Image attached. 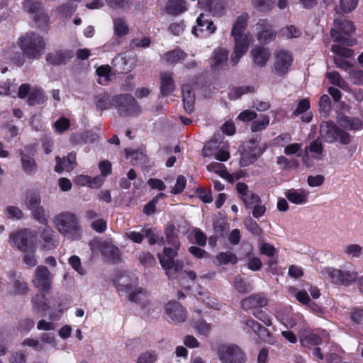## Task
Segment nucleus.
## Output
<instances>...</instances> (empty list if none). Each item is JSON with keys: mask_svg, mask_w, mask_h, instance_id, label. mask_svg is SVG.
I'll list each match as a JSON object with an SVG mask.
<instances>
[{"mask_svg": "<svg viewBox=\"0 0 363 363\" xmlns=\"http://www.w3.org/2000/svg\"><path fill=\"white\" fill-rule=\"evenodd\" d=\"M138 259L142 265L148 268L156 264V260L149 252H143L140 254Z\"/></svg>", "mask_w": 363, "mask_h": 363, "instance_id": "obj_55", "label": "nucleus"}, {"mask_svg": "<svg viewBox=\"0 0 363 363\" xmlns=\"http://www.w3.org/2000/svg\"><path fill=\"white\" fill-rule=\"evenodd\" d=\"M174 226L173 225H169L165 229L166 242L167 245H170L172 247H179L180 243L178 238L174 235Z\"/></svg>", "mask_w": 363, "mask_h": 363, "instance_id": "obj_50", "label": "nucleus"}, {"mask_svg": "<svg viewBox=\"0 0 363 363\" xmlns=\"http://www.w3.org/2000/svg\"><path fill=\"white\" fill-rule=\"evenodd\" d=\"M40 238L43 242V247L45 250H52L58 245V241L55 238V233L54 230L48 226L44 227L41 230Z\"/></svg>", "mask_w": 363, "mask_h": 363, "instance_id": "obj_26", "label": "nucleus"}, {"mask_svg": "<svg viewBox=\"0 0 363 363\" xmlns=\"http://www.w3.org/2000/svg\"><path fill=\"white\" fill-rule=\"evenodd\" d=\"M199 4L206 6L215 16H221L226 6L225 0H199Z\"/></svg>", "mask_w": 363, "mask_h": 363, "instance_id": "obj_29", "label": "nucleus"}, {"mask_svg": "<svg viewBox=\"0 0 363 363\" xmlns=\"http://www.w3.org/2000/svg\"><path fill=\"white\" fill-rule=\"evenodd\" d=\"M277 4L280 10L284 9L288 6L287 0H252V4L255 8L261 11H271Z\"/></svg>", "mask_w": 363, "mask_h": 363, "instance_id": "obj_23", "label": "nucleus"}, {"mask_svg": "<svg viewBox=\"0 0 363 363\" xmlns=\"http://www.w3.org/2000/svg\"><path fill=\"white\" fill-rule=\"evenodd\" d=\"M300 342L302 346L310 347L313 345H320L322 343V339L314 333H310L308 335L301 336L300 337Z\"/></svg>", "mask_w": 363, "mask_h": 363, "instance_id": "obj_45", "label": "nucleus"}, {"mask_svg": "<svg viewBox=\"0 0 363 363\" xmlns=\"http://www.w3.org/2000/svg\"><path fill=\"white\" fill-rule=\"evenodd\" d=\"M217 354L222 363H244L245 362L243 352L235 345H220Z\"/></svg>", "mask_w": 363, "mask_h": 363, "instance_id": "obj_9", "label": "nucleus"}, {"mask_svg": "<svg viewBox=\"0 0 363 363\" xmlns=\"http://www.w3.org/2000/svg\"><path fill=\"white\" fill-rule=\"evenodd\" d=\"M166 9L169 13L178 14L186 10V3L184 0H169Z\"/></svg>", "mask_w": 363, "mask_h": 363, "instance_id": "obj_40", "label": "nucleus"}, {"mask_svg": "<svg viewBox=\"0 0 363 363\" xmlns=\"http://www.w3.org/2000/svg\"><path fill=\"white\" fill-rule=\"evenodd\" d=\"M183 104L186 111L189 113L194 111L195 95L190 84H184L182 88Z\"/></svg>", "mask_w": 363, "mask_h": 363, "instance_id": "obj_28", "label": "nucleus"}, {"mask_svg": "<svg viewBox=\"0 0 363 363\" xmlns=\"http://www.w3.org/2000/svg\"><path fill=\"white\" fill-rule=\"evenodd\" d=\"M267 145H258L257 139H252L249 141L248 150H246L241 155L240 163L241 166L246 167L253 163L260 157L266 150Z\"/></svg>", "mask_w": 363, "mask_h": 363, "instance_id": "obj_13", "label": "nucleus"}, {"mask_svg": "<svg viewBox=\"0 0 363 363\" xmlns=\"http://www.w3.org/2000/svg\"><path fill=\"white\" fill-rule=\"evenodd\" d=\"M162 267L165 269V273L169 279H173L175 278L176 274L182 269L183 264L180 261L173 260L168 265Z\"/></svg>", "mask_w": 363, "mask_h": 363, "instance_id": "obj_44", "label": "nucleus"}, {"mask_svg": "<svg viewBox=\"0 0 363 363\" xmlns=\"http://www.w3.org/2000/svg\"><path fill=\"white\" fill-rule=\"evenodd\" d=\"M166 319L174 324L181 323L186 320L187 312L178 302L169 301L165 305Z\"/></svg>", "mask_w": 363, "mask_h": 363, "instance_id": "obj_14", "label": "nucleus"}, {"mask_svg": "<svg viewBox=\"0 0 363 363\" xmlns=\"http://www.w3.org/2000/svg\"><path fill=\"white\" fill-rule=\"evenodd\" d=\"M113 30L115 35L123 37L128 33L129 28L124 19L118 18L113 21Z\"/></svg>", "mask_w": 363, "mask_h": 363, "instance_id": "obj_43", "label": "nucleus"}, {"mask_svg": "<svg viewBox=\"0 0 363 363\" xmlns=\"http://www.w3.org/2000/svg\"><path fill=\"white\" fill-rule=\"evenodd\" d=\"M69 57L70 55L67 51L56 50L48 53L46 56V60L52 65H58L65 63L67 58Z\"/></svg>", "mask_w": 363, "mask_h": 363, "instance_id": "obj_34", "label": "nucleus"}, {"mask_svg": "<svg viewBox=\"0 0 363 363\" xmlns=\"http://www.w3.org/2000/svg\"><path fill=\"white\" fill-rule=\"evenodd\" d=\"M349 79L355 85H363V70L352 69L349 72Z\"/></svg>", "mask_w": 363, "mask_h": 363, "instance_id": "obj_58", "label": "nucleus"}, {"mask_svg": "<svg viewBox=\"0 0 363 363\" xmlns=\"http://www.w3.org/2000/svg\"><path fill=\"white\" fill-rule=\"evenodd\" d=\"M56 165L55 167V172L61 173L62 171L66 170L69 172L74 168L76 164V155L74 153H69L63 159L60 157L55 158Z\"/></svg>", "mask_w": 363, "mask_h": 363, "instance_id": "obj_25", "label": "nucleus"}, {"mask_svg": "<svg viewBox=\"0 0 363 363\" xmlns=\"http://www.w3.org/2000/svg\"><path fill=\"white\" fill-rule=\"evenodd\" d=\"M228 50L225 48H218L212 53L210 59V65L213 70L223 69L227 65Z\"/></svg>", "mask_w": 363, "mask_h": 363, "instance_id": "obj_20", "label": "nucleus"}, {"mask_svg": "<svg viewBox=\"0 0 363 363\" xmlns=\"http://www.w3.org/2000/svg\"><path fill=\"white\" fill-rule=\"evenodd\" d=\"M320 135L328 143L339 142L342 145H348L351 142L350 135L340 128L333 121H323L321 123Z\"/></svg>", "mask_w": 363, "mask_h": 363, "instance_id": "obj_5", "label": "nucleus"}, {"mask_svg": "<svg viewBox=\"0 0 363 363\" xmlns=\"http://www.w3.org/2000/svg\"><path fill=\"white\" fill-rule=\"evenodd\" d=\"M253 62L258 67H264L266 66L272 53L268 48L262 45H256L250 51Z\"/></svg>", "mask_w": 363, "mask_h": 363, "instance_id": "obj_21", "label": "nucleus"}, {"mask_svg": "<svg viewBox=\"0 0 363 363\" xmlns=\"http://www.w3.org/2000/svg\"><path fill=\"white\" fill-rule=\"evenodd\" d=\"M236 189L247 208H252L254 204L261 203V199L258 195L248 189V186L242 182H238L236 185Z\"/></svg>", "mask_w": 363, "mask_h": 363, "instance_id": "obj_19", "label": "nucleus"}, {"mask_svg": "<svg viewBox=\"0 0 363 363\" xmlns=\"http://www.w3.org/2000/svg\"><path fill=\"white\" fill-rule=\"evenodd\" d=\"M142 232L143 233V236L145 235L148 240L150 245H152L157 242L158 235L155 233L154 230L152 228H143L142 229Z\"/></svg>", "mask_w": 363, "mask_h": 363, "instance_id": "obj_63", "label": "nucleus"}, {"mask_svg": "<svg viewBox=\"0 0 363 363\" xmlns=\"http://www.w3.org/2000/svg\"><path fill=\"white\" fill-rule=\"evenodd\" d=\"M96 105L101 111L108 109L113 106L112 97L108 94H103L96 99Z\"/></svg>", "mask_w": 363, "mask_h": 363, "instance_id": "obj_48", "label": "nucleus"}, {"mask_svg": "<svg viewBox=\"0 0 363 363\" xmlns=\"http://www.w3.org/2000/svg\"><path fill=\"white\" fill-rule=\"evenodd\" d=\"M113 106L122 117H132L138 116L141 108L135 98L129 94H119L112 97Z\"/></svg>", "mask_w": 363, "mask_h": 363, "instance_id": "obj_4", "label": "nucleus"}, {"mask_svg": "<svg viewBox=\"0 0 363 363\" xmlns=\"http://www.w3.org/2000/svg\"><path fill=\"white\" fill-rule=\"evenodd\" d=\"M301 34V30L293 25L286 26L280 30V35L287 39L298 38Z\"/></svg>", "mask_w": 363, "mask_h": 363, "instance_id": "obj_49", "label": "nucleus"}, {"mask_svg": "<svg viewBox=\"0 0 363 363\" xmlns=\"http://www.w3.org/2000/svg\"><path fill=\"white\" fill-rule=\"evenodd\" d=\"M133 60L132 55L128 53H122L116 56L113 63L115 67H118L121 72H127L131 66L128 68L127 66Z\"/></svg>", "mask_w": 363, "mask_h": 363, "instance_id": "obj_37", "label": "nucleus"}, {"mask_svg": "<svg viewBox=\"0 0 363 363\" xmlns=\"http://www.w3.org/2000/svg\"><path fill=\"white\" fill-rule=\"evenodd\" d=\"M216 27L208 15L201 13L196 19V25L192 28L191 32L196 37H206L216 31Z\"/></svg>", "mask_w": 363, "mask_h": 363, "instance_id": "obj_15", "label": "nucleus"}, {"mask_svg": "<svg viewBox=\"0 0 363 363\" xmlns=\"http://www.w3.org/2000/svg\"><path fill=\"white\" fill-rule=\"evenodd\" d=\"M269 124V117L267 115L262 114L252 122L250 130L253 133L259 132L265 130Z\"/></svg>", "mask_w": 363, "mask_h": 363, "instance_id": "obj_38", "label": "nucleus"}, {"mask_svg": "<svg viewBox=\"0 0 363 363\" xmlns=\"http://www.w3.org/2000/svg\"><path fill=\"white\" fill-rule=\"evenodd\" d=\"M325 76L332 84L335 85L343 90L347 89L348 84L347 82L337 72L333 71L327 72Z\"/></svg>", "mask_w": 363, "mask_h": 363, "instance_id": "obj_39", "label": "nucleus"}, {"mask_svg": "<svg viewBox=\"0 0 363 363\" xmlns=\"http://www.w3.org/2000/svg\"><path fill=\"white\" fill-rule=\"evenodd\" d=\"M33 146L25 147L24 151L21 152V162L23 171L28 175L33 176L38 172V164L35 160L30 155L35 153Z\"/></svg>", "mask_w": 363, "mask_h": 363, "instance_id": "obj_16", "label": "nucleus"}, {"mask_svg": "<svg viewBox=\"0 0 363 363\" xmlns=\"http://www.w3.org/2000/svg\"><path fill=\"white\" fill-rule=\"evenodd\" d=\"M358 0H340V8L345 13H350L357 6Z\"/></svg>", "mask_w": 363, "mask_h": 363, "instance_id": "obj_60", "label": "nucleus"}, {"mask_svg": "<svg viewBox=\"0 0 363 363\" xmlns=\"http://www.w3.org/2000/svg\"><path fill=\"white\" fill-rule=\"evenodd\" d=\"M22 345L24 347H29L33 348L35 351L41 352L45 351V346L40 340L31 337L25 339Z\"/></svg>", "mask_w": 363, "mask_h": 363, "instance_id": "obj_56", "label": "nucleus"}, {"mask_svg": "<svg viewBox=\"0 0 363 363\" xmlns=\"http://www.w3.org/2000/svg\"><path fill=\"white\" fill-rule=\"evenodd\" d=\"M250 16L242 13L235 20L232 26L230 35L234 40L233 51L230 55V62L233 66L238 64L240 59L246 54L252 41V36L249 32H245Z\"/></svg>", "mask_w": 363, "mask_h": 363, "instance_id": "obj_1", "label": "nucleus"}, {"mask_svg": "<svg viewBox=\"0 0 363 363\" xmlns=\"http://www.w3.org/2000/svg\"><path fill=\"white\" fill-rule=\"evenodd\" d=\"M70 125L69 120L67 118L62 117L59 118L55 123V128L56 131L58 133H62L65 130H67Z\"/></svg>", "mask_w": 363, "mask_h": 363, "instance_id": "obj_64", "label": "nucleus"}, {"mask_svg": "<svg viewBox=\"0 0 363 363\" xmlns=\"http://www.w3.org/2000/svg\"><path fill=\"white\" fill-rule=\"evenodd\" d=\"M45 96L41 89H33L28 94V102L30 106L44 103Z\"/></svg>", "mask_w": 363, "mask_h": 363, "instance_id": "obj_41", "label": "nucleus"}, {"mask_svg": "<svg viewBox=\"0 0 363 363\" xmlns=\"http://www.w3.org/2000/svg\"><path fill=\"white\" fill-rule=\"evenodd\" d=\"M342 252L345 255L351 259H359L363 256V247L356 243L346 245Z\"/></svg>", "mask_w": 363, "mask_h": 363, "instance_id": "obj_33", "label": "nucleus"}, {"mask_svg": "<svg viewBox=\"0 0 363 363\" xmlns=\"http://www.w3.org/2000/svg\"><path fill=\"white\" fill-rule=\"evenodd\" d=\"M286 199L296 205H303L308 202V192L303 189H291L284 193Z\"/></svg>", "mask_w": 363, "mask_h": 363, "instance_id": "obj_24", "label": "nucleus"}, {"mask_svg": "<svg viewBox=\"0 0 363 363\" xmlns=\"http://www.w3.org/2000/svg\"><path fill=\"white\" fill-rule=\"evenodd\" d=\"M186 178L182 175H179L177 178L176 184H175L174 186L172 189L171 193L173 194H179L182 193L184 191V189L186 186Z\"/></svg>", "mask_w": 363, "mask_h": 363, "instance_id": "obj_61", "label": "nucleus"}, {"mask_svg": "<svg viewBox=\"0 0 363 363\" xmlns=\"http://www.w3.org/2000/svg\"><path fill=\"white\" fill-rule=\"evenodd\" d=\"M99 77V83L106 85L109 81L111 77V67L108 65L99 66L96 71Z\"/></svg>", "mask_w": 363, "mask_h": 363, "instance_id": "obj_47", "label": "nucleus"}, {"mask_svg": "<svg viewBox=\"0 0 363 363\" xmlns=\"http://www.w3.org/2000/svg\"><path fill=\"white\" fill-rule=\"evenodd\" d=\"M53 275L48 269L43 265H39L35 269L33 284L35 287L44 292H49L52 282Z\"/></svg>", "mask_w": 363, "mask_h": 363, "instance_id": "obj_11", "label": "nucleus"}, {"mask_svg": "<svg viewBox=\"0 0 363 363\" xmlns=\"http://www.w3.org/2000/svg\"><path fill=\"white\" fill-rule=\"evenodd\" d=\"M18 45L23 55L29 60H38L46 47L43 38L33 32H28L21 35L18 38Z\"/></svg>", "mask_w": 363, "mask_h": 363, "instance_id": "obj_3", "label": "nucleus"}, {"mask_svg": "<svg viewBox=\"0 0 363 363\" xmlns=\"http://www.w3.org/2000/svg\"><path fill=\"white\" fill-rule=\"evenodd\" d=\"M187 54L180 48H176L166 52L163 55V60L168 65H173L184 60Z\"/></svg>", "mask_w": 363, "mask_h": 363, "instance_id": "obj_32", "label": "nucleus"}, {"mask_svg": "<svg viewBox=\"0 0 363 363\" xmlns=\"http://www.w3.org/2000/svg\"><path fill=\"white\" fill-rule=\"evenodd\" d=\"M24 9L32 15L35 21L39 24L46 23L48 21V16L42 9L40 3L35 0H26L23 3Z\"/></svg>", "mask_w": 363, "mask_h": 363, "instance_id": "obj_17", "label": "nucleus"}, {"mask_svg": "<svg viewBox=\"0 0 363 363\" xmlns=\"http://www.w3.org/2000/svg\"><path fill=\"white\" fill-rule=\"evenodd\" d=\"M267 304V299L263 294H252L241 301V307L245 311L251 310L256 308H262Z\"/></svg>", "mask_w": 363, "mask_h": 363, "instance_id": "obj_22", "label": "nucleus"}, {"mask_svg": "<svg viewBox=\"0 0 363 363\" xmlns=\"http://www.w3.org/2000/svg\"><path fill=\"white\" fill-rule=\"evenodd\" d=\"M217 260L220 265L229 263L234 264L238 262L237 256L231 252H222L217 255Z\"/></svg>", "mask_w": 363, "mask_h": 363, "instance_id": "obj_51", "label": "nucleus"}, {"mask_svg": "<svg viewBox=\"0 0 363 363\" xmlns=\"http://www.w3.org/2000/svg\"><path fill=\"white\" fill-rule=\"evenodd\" d=\"M206 168L208 171L214 172L221 177L226 179L230 182H233L234 180L233 176L228 172L225 166L221 163L213 162L208 164Z\"/></svg>", "mask_w": 363, "mask_h": 363, "instance_id": "obj_35", "label": "nucleus"}, {"mask_svg": "<svg viewBox=\"0 0 363 363\" xmlns=\"http://www.w3.org/2000/svg\"><path fill=\"white\" fill-rule=\"evenodd\" d=\"M331 50L337 55L336 57L350 58L353 56L354 52L352 50L342 47L340 45H333Z\"/></svg>", "mask_w": 363, "mask_h": 363, "instance_id": "obj_53", "label": "nucleus"}, {"mask_svg": "<svg viewBox=\"0 0 363 363\" xmlns=\"http://www.w3.org/2000/svg\"><path fill=\"white\" fill-rule=\"evenodd\" d=\"M194 328L200 335L207 336L212 330V325L204 320H199L194 323Z\"/></svg>", "mask_w": 363, "mask_h": 363, "instance_id": "obj_52", "label": "nucleus"}, {"mask_svg": "<svg viewBox=\"0 0 363 363\" xmlns=\"http://www.w3.org/2000/svg\"><path fill=\"white\" fill-rule=\"evenodd\" d=\"M256 30L257 31V40L261 43H269L274 40L276 37V32L274 30L272 26L266 20H259L256 24Z\"/></svg>", "mask_w": 363, "mask_h": 363, "instance_id": "obj_18", "label": "nucleus"}, {"mask_svg": "<svg viewBox=\"0 0 363 363\" xmlns=\"http://www.w3.org/2000/svg\"><path fill=\"white\" fill-rule=\"evenodd\" d=\"M161 79V93L163 96L171 94L174 89L175 84L172 78V74L170 72H164L160 75Z\"/></svg>", "mask_w": 363, "mask_h": 363, "instance_id": "obj_30", "label": "nucleus"}, {"mask_svg": "<svg viewBox=\"0 0 363 363\" xmlns=\"http://www.w3.org/2000/svg\"><path fill=\"white\" fill-rule=\"evenodd\" d=\"M321 273L330 283L336 285L349 286L357 279V273L354 270L340 269L333 267H325Z\"/></svg>", "mask_w": 363, "mask_h": 363, "instance_id": "obj_6", "label": "nucleus"}, {"mask_svg": "<svg viewBox=\"0 0 363 363\" xmlns=\"http://www.w3.org/2000/svg\"><path fill=\"white\" fill-rule=\"evenodd\" d=\"M274 69L279 77L285 76L290 70L294 58L292 54L286 50L279 49L274 52Z\"/></svg>", "mask_w": 363, "mask_h": 363, "instance_id": "obj_10", "label": "nucleus"}, {"mask_svg": "<svg viewBox=\"0 0 363 363\" xmlns=\"http://www.w3.org/2000/svg\"><path fill=\"white\" fill-rule=\"evenodd\" d=\"M255 91L254 86H241L234 87L228 94L229 98L231 100H236L240 98L243 94L251 93Z\"/></svg>", "mask_w": 363, "mask_h": 363, "instance_id": "obj_46", "label": "nucleus"}, {"mask_svg": "<svg viewBox=\"0 0 363 363\" xmlns=\"http://www.w3.org/2000/svg\"><path fill=\"white\" fill-rule=\"evenodd\" d=\"M40 342L45 346V350H47L46 345H49L51 349L56 350L57 343L53 333H43L40 336Z\"/></svg>", "mask_w": 363, "mask_h": 363, "instance_id": "obj_54", "label": "nucleus"}, {"mask_svg": "<svg viewBox=\"0 0 363 363\" xmlns=\"http://www.w3.org/2000/svg\"><path fill=\"white\" fill-rule=\"evenodd\" d=\"M54 224L58 232L71 240H79L83 235V230L76 215L64 212L57 215Z\"/></svg>", "mask_w": 363, "mask_h": 363, "instance_id": "obj_2", "label": "nucleus"}, {"mask_svg": "<svg viewBox=\"0 0 363 363\" xmlns=\"http://www.w3.org/2000/svg\"><path fill=\"white\" fill-rule=\"evenodd\" d=\"M178 248L175 247L174 248L164 247L162 255H158L160 264L162 266H167L170 262L174 260V258L177 255V249Z\"/></svg>", "mask_w": 363, "mask_h": 363, "instance_id": "obj_36", "label": "nucleus"}, {"mask_svg": "<svg viewBox=\"0 0 363 363\" xmlns=\"http://www.w3.org/2000/svg\"><path fill=\"white\" fill-rule=\"evenodd\" d=\"M33 308L38 313L45 314L49 308L46 296L43 294H35L31 299Z\"/></svg>", "mask_w": 363, "mask_h": 363, "instance_id": "obj_31", "label": "nucleus"}, {"mask_svg": "<svg viewBox=\"0 0 363 363\" xmlns=\"http://www.w3.org/2000/svg\"><path fill=\"white\" fill-rule=\"evenodd\" d=\"M36 240V233L27 229L15 232L10 235L11 245L23 252L34 249Z\"/></svg>", "mask_w": 363, "mask_h": 363, "instance_id": "obj_7", "label": "nucleus"}, {"mask_svg": "<svg viewBox=\"0 0 363 363\" xmlns=\"http://www.w3.org/2000/svg\"><path fill=\"white\" fill-rule=\"evenodd\" d=\"M157 359L158 353L155 350H147L138 355L135 363H155Z\"/></svg>", "mask_w": 363, "mask_h": 363, "instance_id": "obj_42", "label": "nucleus"}, {"mask_svg": "<svg viewBox=\"0 0 363 363\" xmlns=\"http://www.w3.org/2000/svg\"><path fill=\"white\" fill-rule=\"evenodd\" d=\"M337 123L340 127L351 130H359L362 127V122L359 118L344 114L338 115Z\"/></svg>", "mask_w": 363, "mask_h": 363, "instance_id": "obj_27", "label": "nucleus"}, {"mask_svg": "<svg viewBox=\"0 0 363 363\" xmlns=\"http://www.w3.org/2000/svg\"><path fill=\"white\" fill-rule=\"evenodd\" d=\"M308 150L311 153L315 154L314 157L317 160L321 159L323 147L322 143L318 140H313L309 146Z\"/></svg>", "mask_w": 363, "mask_h": 363, "instance_id": "obj_57", "label": "nucleus"}, {"mask_svg": "<svg viewBox=\"0 0 363 363\" xmlns=\"http://www.w3.org/2000/svg\"><path fill=\"white\" fill-rule=\"evenodd\" d=\"M335 27L330 32L334 41L347 46H352L357 43L355 39L347 38L341 35V33L348 35L354 31L355 28L352 22L343 18L337 19L335 21Z\"/></svg>", "mask_w": 363, "mask_h": 363, "instance_id": "obj_8", "label": "nucleus"}, {"mask_svg": "<svg viewBox=\"0 0 363 363\" xmlns=\"http://www.w3.org/2000/svg\"><path fill=\"white\" fill-rule=\"evenodd\" d=\"M234 287L238 292L245 294L250 291V286L240 277H235L234 281Z\"/></svg>", "mask_w": 363, "mask_h": 363, "instance_id": "obj_59", "label": "nucleus"}, {"mask_svg": "<svg viewBox=\"0 0 363 363\" xmlns=\"http://www.w3.org/2000/svg\"><path fill=\"white\" fill-rule=\"evenodd\" d=\"M259 246L260 252L268 257H272L277 252L276 248L269 243L260 241Z\"/></svg>", "mask_w": 363, "mask_h": 363, "instance_id": "obj_62", "label": "nucleus"}, {"mask_svg": "<svg viewBox=\"0 0 363 363\" xmlns=\"http://www.w3.org/2000/svg\"><path fill=\"white\" fill-rule=\"evenodd\" d=\"M24 205L32 211L33 216L41 223H46L45 211L40 206V196L35 192H28L23 199Z\"/></svg>", "mask_w": 363, "mask_h": 363, "instance_id": "obj_12", "label": "nucleus"}]
</instances>
